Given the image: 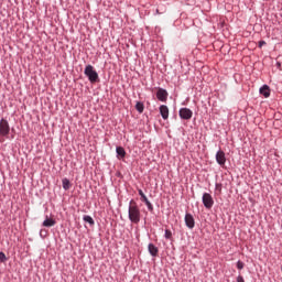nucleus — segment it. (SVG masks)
I'll use <instances>...</instances> for the list:
<instances>
[{
  "mask_svg": "<svg viewBox=\"0 0 282 282\" xmlns=\"http://www.w3.org/2000/svg\"><path fill=\"white\" fill-rule=\"evenodd\" d=\"M133 199L129 202V208H128V219L131 221V224H140V208L138 205H132Z\"/></svg>",
  "mask_w": 282,
  "mask_h": 282,
  "instance_id": "nucleus-1",
  "label": "nucleus"
},
{
  "mask_svg": "<svg viewBox=\"0 0 282 282\" xmlns=\"http://www.w3.org/2000/svg\"><path fill=\"white\" fill-rule=\"evenodd\" d=\"M84 74L88 78L89 83H98V80H100V77L98 76V72L94 69V66H91V64H88L85 67Z\"/></svg>",
  "mask_w": 282,
  "mask_h": 282,
  "instance_id": "nucleus-2",
  "label": "nucleus"
},
{
  "mask_svg": "<svg viewBox=\"0 0 282 282\" xmlns=\"http://www.w3.org/2000/svg\"><path fill=\"white\" fill-rule=\"evenodd\" d=\"M0 135H2V138H8V135H10V122L4 118H1L0 120Z\"/></svg>",
  "mask_w": 282,
  "mask_h": 282,
  "instance_id": "nucleus-3",
  "label": "nucleus"
},
{
  "mask_svg": "<svg viewBox=\"0 0 282 282\" xmlns=\"http://www.w3.org/2000/svg\"><path fill=\"white\" fill-rule=\"evenodd\" d=\"M202 202L204 207L207 208V210H210V208L215 206V199H213V195H210L209 193L205 192L203 194Z\"/></svg>",
  "mask_w": 282,
  "mask_h": 282,
  "instance_id": "nucleus-4",
  "label": "nucleus"
},
{
  "mask_svg": "<svg viewBox=\"0 0 282 282\" xmlns=\"http://www.w3.org/2000/svg\"><path fill=\"white\" fill-rule=\"evenodd\" d=\"M216 162L219 166L224 167L226 166V152H224V150L219 149L216 152Z\"/></svg>",
  "mask_w": 282,
  "mask_h": 282,
  "instance_id": "nucleus-5",
  "label": "nucleus"
},
{
  "mask_svg": "<svg viewBox=\"0 0 282 282\" xmlns=\"http://www.w3.org/2000/svg\"><path fill=\"white\" fill-rule=\"evenodd\" d=\"M178 116L181 120H191V118H193V110L189 108H181L178 110Z\"/></svg>",
  "mask_w": 282,
  "mask_h": 282,
  "instance_id": "nucleus-6",
  "label": "nucleus"
},
{
  "mask_svg": "<svg viewBox=\"0 0 282 282\" xmlns=\"http://www.w3.org/2000/svg\"><path fill=\"white\" fill-rule=\"evenodd\" d=\"M156 99L160 102H166V100H169V91L164 88H159L156 91Z\"/></svg>",
  "mask_w": 282,
  "mask_h": 282,
  "instance_id": "nucleus-7",
  "label": "nucleus"
},
{
  "mask_svg": "<svg viewBox=\"0 0 282 282\" xmlns=\"http://www.w3.org/2000/svg\"><path fill=\"white\" fill-rule=\"evenodd\" d=\"M185 226H187L189 230H193V228H195V217H193L189 213L185 214Z\"/></svg>",
  "mask_w": 282,
  "mask_h": 282,
  "instance_id": "nucleus-8",
  "label": "nucleus"
},
{
  "mask_svg": "<svg viewBox=\"0 0 282 282\" xmlns=\"http://www.w3.org/2000/svg\"><path fill=\"white\" fill-rule=\"evenodd\" d=\"M159 111H160L161 118H163V120H169V106L161 105L159 107Z\"/></svg>",
  "mask_w": 282,
  "mask_h": 282,
  "instance_id": "nucleus-9",
  "label": "nucleus"
},
{
  "mask_svg": "<svg viewBox=\"0 0 282 282\" xmlns=\"http://www.w3.org/2000/svg\"><path fill=\"white\" fill-rule=\"evenodd\" d=\"M148 252L151 257H158V253L160 252V249L152 242L148 245Z\"/></svg>",
  "mask_w": 282,
  "mask_h": 282,
  "instance_id": "nucleus-10",
  "label": "nucleus"
},
{
  "mask_svg": "<svg viewBox=\"0 0 282 282\" xmlns=\"http://www.w3.org/2000/svg\"><path fill=\"white\" fill-rule=\"evenodd\" d=\"M259 94L264 98H270V86H268V84H264L262 87H260Z\"/></svg>",
  "mask_w": 282,
  "mask_h": 282,
  "instance_id": "nucleus-11",
  "label": "nucleus"
},
{
  "mask_svg": "<svg viewBox=\"0 0 282 282\" xmlns=\"http://www.w3.org/2000/svg\"><path fill=\"white\" fill-rule=\"evenodd\" d=\"M116 154H117L118 160H122L127 156V151L122 147H117Z\"/></svg>",
  "mask_w": 282,
  "mask_h": 282,
  "instance_id": "nucleus-12",
  "label": "nucleus"
},
{
  "mask_svg": "<svg viewBox=\"0 0 282 282\" xmlns=\"http://www.w3.org/2000/svg\"><path fill=\"white\" fill-rule=\"evenodd\" d=\"M42 226H44V228H52V226H56V221L46 216L45 220L42 223Z\"/></svg>",
  "mask_w": 282,
  "mask_h": 282,
  "instance_id": "nucleus-13",
  "label": "nucleus"
},
{
  "mask_svg": "<svg viewBox=\"0 0 282 282\" xmlns=\"http://www.w3.org/2000/svg\"><path fill=\"white\" fill-rule=\"evenodd\" d=\"M62 186L64 191H69L72 188V183L69 182V178L65 177L62 180Z\"/></svg>",
  "mask_w": 282,
  "mask_h": 282,
  "instance_id": "nucleus-14",
  "label": "nucleus"
},
{
  "mask_svg": "<svg viewBox=\"0 0 282 282\" xmlns=\"http://www.w3.org/2000/svg\"><path fill=\"white\" fill-rule=\"evenodd\" d=\"M83 221H85L86 224H89V226H94L96 224L94 218L89 215H84L83 216Z\"/></svg>",
  "mask_w": 282,
  "mask_h": 282,
  "instance_id": "nucleus-15",
  "label": "nucleus"
},
{
  "mask_svg": "<svg viewBox=\"0 0 282 282\" xmlns=\"http://www.w3.org/2000/svg\"><path fill=\"white\" fill-rule=\"evenodd\" d=\"M135 109L139 113H144V102L142 101H137L135 104Z\"/></svg>",
  "mask_w": 282,
  "mask_h": 282,
  "instance_id": "nucleus-16",
  "label": "nucleus"
},
{
  "mask_svg": "<svg viewBox=\"0 0 282 282\" xmlns=\"http://www.w3.org/2000/svg\"><path fill=\"white\" fill-rule=\"evenodd\" d=\"M164 239H167V241H171L173 239V231H171L170 229H165Z\"/></svg>",
  "mask_w": 282,
  "mask_h": 282,
  "instance_id": "nucleus-17",
  "label": "nucleus"
},
{
  "mask_svg": "<svg viewBox=\"0 0 282 282\" xmlns=\"http://www.w3.org/2000/svg\"><path fill=\"white\" fill-rule=\"evenodd\" d=\"M145 206H147V208H148V210L150 212V213H153V210H154V207H153V204L151 203V200H145Z\"/></svg>",
  "mask_w": 282,
  "mask_h": 282,
  "instance_id": "nucleus-18",
  "label": "nucleus"
},
{
  "mask_svg": "<svg viewBox=\"0 0 282 282\" xmlns=\"http://www.w3.org/2000/svg\"><path fill=\"white\" fill-rule=\"evenodd\" d=\"M0 261L1 263H6V261H8V257H6V253L3 251H0Z\"/></svg>",
  "mask_w": 282,
  "mask_h": 282,
  "instance_id": "nucleus-19",
  "label": "nucleus"
},
{
  "mask_svg": "<svg viewBox=\"0 0 282 282\" xmlns=\"http://www.w3.org/2000/svg\"><path fill=\"white\" fill-rule=\"evenodd\" d=\"M245 265H246V264H245L241 260H238V261H237V269H238V270H243Z\"/></svg>",
  "mask_w": 282,
  "mask_h": 282,
  "instance_id": "nucleus-20",
  "label": "nucleus"
},
{
  "mask_svg": "<svg viewBox=\"0 0 282 282\" xmlns=\"http://www.w3.org/2000/svg\"><path fill=\"white\" fill-rule=\"evenodd\" d=\"M215 188L218 191V193H221V183H216Z\"/></svg>",
  "mask_w": 282,
  "mask_h": 282,
  "instance_id": "nucleus-21",
  "label": "nucleus"
},
{
  "mask_svg": "<svg viewBox=\"0 0 282 282\" xmlns=\"http://www.w3.org/2000/svg\"><path fill=\"white\" fill-rule=\"evenodd\" d=\"M140 199H141V202H143V204L149 200V198L147 197L145 194L143 196H141Z\"/></svg>",
  "mask_w": 282,
  "mask_h": 282,
  "instance_id": "nucleus-22",
  "label": "nucleus"
},
{
  "mask_svg": "<svg viewBox=\"0 0 282 282\" xmlns=\"http://www.w3.org/2000/svg\"><path fill=\"white\" fill-rule=\"evenodd\" d=\"M265 41L264 40H261L259 43H258V47H263V45H265Z\"/></svg>",
  "mask_w": 282,
  "mask_h": 282,
  "instance_id": "nucleus-23",
  "label": "nucleus"
},
{
  "mask_svg": "<svg viewBox=\"0 0 282 282\" xmlns=\"http://www.w3.org/2000/svg\"><path fill=\"white\" fill-rule=\"evenodd\" d=\"M237 282H246V280L243 279L242 275H238L237 276Z\"/></svg>",
  "mask_w": 282,
  "mask_h": 282,
  "instance_id": "nucleus-24",
  "label": "nucleus"
},
{
  "mask_svg": "<svg viewBox=\"0 0 282 282\" xmlns=\"http://www.w3.org/2000/svg\"><path fill=\"white\" fill-rule=\"evenodd\" d=\"M138 193H139L140 198L144 196V192L142 189L139 188Z\"/></svg>",
  "mask_w": 282,
  "mask_h": 282,
  "instance_id": "nucleus-25",
  "label": "nucleus"
},
{
  "mask_svg": "<svg viewBox=\"0 0 282 282\" xmlns=\"http://www.w3.org/2000/svg\"><path fill=\"white\" fill-rule=\"evenodd\" d=\"M40 237H41L42 239H45V236H43V229L40 230Z\"/></svg>",
  "mask_w": 282,
  "mask_h": 282,
  "instance_id": "nucleus-26",
  "label": "nucleus"
},
{
  "mask_svg": "<svg viewBox=\"0 0 282 282\" xmlns=\"http://www.w3.org/2000/svg\"><path fill=\"white\" fill-rule=\"evenodd\" d=\"M281 67V62H276V68L280 69Z\"/></svg>",
  "mask_w": 282,
  "mask_h": 282,
  "instance_id": "nucleus-27",
  "label": "nucleus"
}]
</instances>
